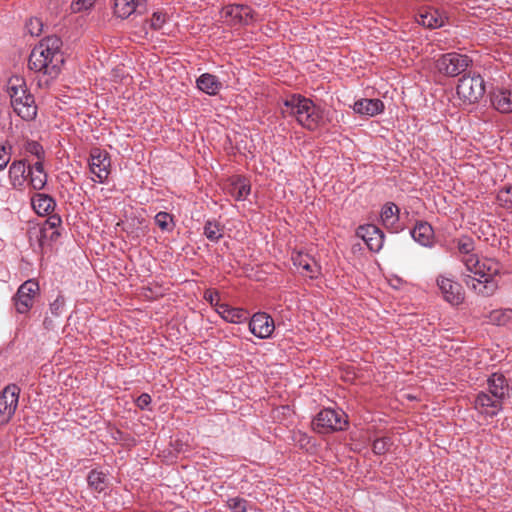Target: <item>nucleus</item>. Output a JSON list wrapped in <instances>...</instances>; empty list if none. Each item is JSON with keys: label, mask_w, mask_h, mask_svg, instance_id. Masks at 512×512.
<instances>
[{"label": "nucleus", "mask_w": 512, "mask_h": 512, "mask_svg": "<svg viewBox=\"0 0 512 512\" xmlns=\"http://www.w3.org/2000/svg\"><path fill=\"white\" fill-rule=\"evenodd\" d=\"M292 261L294 266L301 269L302 274L307 275L310 278L315 277L319 272L318 264L308 254L297 252L292 255Z\"/></svg>", "instance_id": "6ab92c4d"}, {"label": "nucleus", "mask_w": 512, "mask_h": 512, "mask_svg": "<svg viewBox=\"0 0 512 512\" xmlns=\"http://www.w3.org/2000/svg\"><path fill=\"white\" fill-rule=\"evenodd\" d=\"M26 28L30 35L39 36L43 29V23L39 18H31L27 22Z\"/></svg>", "instance_id": "58836bf2"}, {"label": "nucleus", "mask_w": 512, "mask_h": 512, "mask_svg": "<svg viewBox=\"0 0 512 512\" xmlns=\"http://www.w3.org/2000/svg\"><path fill=\"white\" fill-rule=\"evenodd\" d=\"M457 249L462 255L461 261L467 272L462 274V281L481 296L493 295L498 288L497 281L494 279V275L499 271L497 262L491 259L480 261L478 256L472 253L474 241L469 236L457 239Z\"/></svg>", "instance_id": "f257e3e1"}, {"label": "nucleus", "mask_w": 512, "mask_h": 512, "mask_svg": "<svg viewBox=\"0 0 512 512\" xmlns=\"http://www.w3.org/2000/svg\"><path fill=\"white\" fill-rule=\"evenodd\" d=\"M24 149L26 152L35 155L37 157V161H43L44 150L38 142L32 140L26 141Z\"/></svg>", "instance_id": "f704fd0d"}, {"label": "nucleus", "mask_w": 512, "mask_h": 512, "mask_svg": "<svg viewBox=\"0 0 512 512\" xmlns=\"http://www.w3.org/2000/svg\"><path fill=\"white\" fill-rule=\"evenodd\" d=\"M59 236H60V232L58 230L49 231L46 242L42 246L50 245L52 242L57 241Z\"/></svg>", "instance_id": "49530a36"}, {"label": "nucleus", "mask_w": 512, "mask_h": 512, "mask_svg": "<svg viewBox=\"0 0 512 512\" xmlns=\"http://www.w3.org/2000/svg\"><path fill=\"white\" fill-rule=\"evenodd\" d=\"M221 317L231 323H241L247 319V313L241 308H233L227 304H220L217 309Z\"/></svg>", "instance_id": "393cba45"}, {"label": "nucleus", "mask_w": 512, "mask_h": 512, "mask_svg": "<svg viewBox=\"0 0 512 512\" xmlns=\"http://www.w3.org/2000/svg\"><path fill=\"white\" fill-rule=\"evenodd\" d=\"M290 96L296 97V96H301V95L294 93V94H291Z\"/></svg>", "instance_id": "de8ad7c7"}, {"label": "nucleus", "mask_w": 512, "mask_h": 512, "mask_svg": "<svg viewBox=\"0 0 512 512\" xmlns=\"http://www.w3.org/2000/svg\"><path fill=\"white\" fill-rule=\"evenodd\" d=\"M285 112L293 114L297 121L308 129H314L320 118V113L311 98H286Z\"/></svg>", "instance_id": "7ed1b4c3"}, {"label": "nucleus", "mask_w": 512, "mask_h": 512, "mask_svg": "<svg viewBox=\"0 0 512 512\" xmlns=\"http://www.w3.org/2000/svg\"><path fill=\"white\" fill-rule=\"evenodd\" d=\"M348 426L347 415L342 410L323 409L312 421L314 431L327 434L345 430Z\"/></svg>", "instance_id": "20e7f679"}, {"label": "nucleus", "mask_w": 512, "mask_h": 512, "mask_svg": "<svg viewBox=\"0 0 512 512\" xmlns=\"http://www.w3.org/2000/svg\"><path fill=\"white\" fill-rule=\"evenodd\" d=\"M31 203L35 212L39 215L50 214L55 208L54 199L43 193H36L31 198Z\"/></svg>", "instance_id": "b1692460"}, {"label": "nucleus", "mask_w": 512, "mask_h": 512, "mask_svg": "<svg viewBox=\"0 0 512 512\" xmlns=\"http://www.w3.org/2000/svg\"><path fill=\"white\" fill-rule=\"evenodd\" d=\"M512 317V310H496L491 313L490 320L497 325H505Z\"/></svg>", "instance_id": "c9c22d12"}, {"label": "nucleus", "mask_w": 512, "mask_h": 512, "mask_svg": "<svg viewBox=\"0 0 512 512\" xmlns=\"http://www.w3.org/2000/svg\"><path fill=\"white\" fill-rule=\"evenodd\" d=\"M204 298L211 305H216V306L218 305V302L220 300L218 292L214 291V290H207V291H205Z\"/></svg>", "instance_id": "37998d69"}, {"label": "nucleus", "mask_w": 512, "mask_h": 512, "mask_svg": "<svg viewBox=\"0 0 512 512\" xmlns=\"http://www.w3.org/2000/svg\"><path fill=\"white\" fill-rule=\"evenodd\" d=\"M6 92L9 96H17L20 93L25 95L27 92L25 79L21 76L10 77L6 84Z\"/></svg>", "instance_id": "c756f323"}, {"label": "nucleus", "mask_w": 512, "mask_h": 512, "mask_svg": "<svg viewBox=\"0 0 512 512\" xmlns=\"http://www.w3.org/2000/svg\"><path fill=\"white\" fill-rule=\"evenodd\" d=\"M398 207L393 203H387L384 205L381 211V220L384 224L393 223V219L396 217Z\"/></svg>", "instance_id": "72a5a7b5"}, {"label": "nucleus", "mask_w": 512, "mask_h": 512, "mask_svg": "<svg viewBox=\"0 0 512 512\" xmlns=\"http://www.w3.org/2000/svg\"><path fill=\"white\" fill-rule=\"evenodd\" d=\"M274 329V320L263 312L255 313L249 322L250 332L260 339L270 337Z\"/></svg>", "instance_id": "ddd939ff"}, {"label": "nucleus", "mask_w": 512, "mask_h": 512, "mask_svg": "<svg viewBox=\"0 0 512 512\" xmlns=\"http://www.w3.org/2000/svg\"><path fill=\"white\" fill-rule=\"evenodd\" d=\"M26 163L14 161L9 167V179L14 188L21 189L27 180Z\"/></svg>", "instance_id": "5701e85b"}, {"label": "nucleus", "mask_w": 512, "mask_h": 512, "mask_svg": "<svg viewBox=\"0 0 512 512\" xmlns=\"http://www.w3.org/2000/svg\"><path fill=\"white\" fill-rule=\"evenodd\" d=\"M471 64L472 60L469 56L450 52L443 54L436 61V68L441 74L455 77L464 72Z\"/></svg>", "instance_id": "39448f33"}, {"label": "nucleus", "mask_w": 512, "mask_h": 512, "mask_svg": "<svg viewBox=\"0 0 512 512\" xmlns=\"http://www.w3.org/2000/svg\"><path fill=\"white\" fill-rule=\"evenodd\" d=\"M62 220L59 215L52 214L50 215L39 229V235L37 236L38 242L40 245H43L46 242L48 237V232L52 230H57V228L61 225Z\"/></svg>", "instance_id": "cd10ccee"}, {"label": "nucleus", "mask_w": 512, "mask_h": 512, "mask_svg": "<svg viewBox=\"0 0 512 512\" xmlns=\"http://www.w3.org/2000/svg\"><path fill=\"white\" fill-rule=\"evenodd\" d=\"M166 14L160 11L154 12L150 20V26L154 30H159L163 27L166 22Z\"/></svg>", "instance_id": "ea45409f"}, {"label": "nucleus", "mask_w": 512, "mask_h": 512, "mask_svg": "<svg viewBox=\"0 0 512 512\" xmlns=\"http://www.w3.org/2000/svg\"><path fill=\"white\" fill-rule=\"evenodd\" d=\"M140 6L141 0H115L114 14L121 19H126Z\"/></svg>", "instance_id": "bb28decb"}, {"label": "nucleus", "mask_w": 512, "mask_h": 512, "mask_svg": "<svg viewBox=\"0 0 512 512\" xmlns=\"http://www.w3.org/2000/svg\"><path fill=\"white\" fill-rule=\"evenodd\" d=\"M20 388L16 384L7 385L0 392V425L7 424L18 406Z\"/></svg>", "instance_id": "0eeeda50"}, {"label": "nucleus", "mask_w": 512, "mask_h": 512, "mask_svg": "<svg viewBox=\"0 0 512 512\" xmlns=\"http://www.w3.org/2000/svg\"><path fill=\"white\" fill-rule=\"evenodd\" d=\"M391 446L390 438L383 437L373 442V452L377 455L385 454Z\"/></svg>", "instance_id": "e433bc0d"}, {"label": "nucleus", "mask_w": 512, "mask_h": 512, "mask_svg": "<svg viewBox=\"0 0 512 512\" xmlns=\"http://www.w3.org/2000/svg\"><path fill=\"white\" fill-rule=\"evenodd\" d=\"M94 0H75L74 5L77 10L88 9L92 6Z\"/></svg>", "instance_id": "a18cd8bd"}, {"label": "nucleus", "mask_w": 512, "mask_h": 512, "mask_svg": "<svg viewBox=\"0 0 512 512\" xmlns=\"http://www.w3.org/2000/svg\"><path fill=\"white\" fill-rule=\"evenodd\" d=\"M196 83L198 89L209 96L216 95L223 87L218 77L210 73L202 74Z\"/></svg>", "instance_id": "412c9836"}, {"label": "nucleus", "mask_w": 512, "mask_h": 512, "mask_svg": "<svg viewBox=\"0 0 512 512\" xmlns=\"http://www.w3.org/2000/svg\"><path fill=\"white\" fill-rule=\"evenodd\" d=\"M485 83L481 75H463L456 87L457 96H483Z\"/></svg>", "instance_id": "9d476101"}, {"label": "nucleus", "mask_w": 512, "mask_h": 512, "mask_svg": "<svg viewBox=\"0 0 512 512\" xmlns=\"http://www.w3.org/2000/svg\"><path fill=\"white\" fill-rule=\"evenodd\" d=\"M64 298L62 296H58L51 304H50V312L54 316H59L64 309Z\"/></svg>", "instance_id": "a19ab883"}, {"label": "nucleus", "mask_w": 512, "mask_h": 512, "mask_svg": "<svg viewBox=\"0 0 512 512\" xmlns=\"http://www.w3.org/2000/svg\"><path fill=\"white\" fill-rule=\"evenodd\" d=\"M227 504L233 512H247V501L245 499L231 498L227 501Z\"/></svg>", "instance_id": "4c0bfd02"}, {"label": "nucleus", "mask_w": 512, "mask_h": 512, "mask_svg": "<svg viewBox=\"0 0 512 512\" xmlns=\"http://www.w3.org/2000/svg\"><path fill=\"white\" fill-rule=\"evenodd\" d=\"M221 17L232 25H248L254 21V11L244 4H230L222 8Z\"/></svg>", "instance_id": "1a4fd4ad"}, {"label": "nucleus", "mask_w": 512, "mask_h": 512, "mask_svg": "<svg viewBox=\"0 0 512 512\" xmlns=\"http://www.w3.org/2000/svg\"><path fill=\"white\" fill-rule=\"evenodd\" d=\"M475 408L481 414L494 416L502 409V401L493 395L481 392L475 399Z\"/></svg>", "instance_id": "2eb2a0df"}, {"label": "nucleus", "mask_w": 512, "mask_h": 512, "mask_svg": "<svg viewBox=\"0 0 512 512\" xmlns=\"http://www.w3.org/2000/svg\"><path fill=\"white\" fill-rule=\"evenodd\" d=\"M11 106L23 120L31 121L37 115V105L34 98H11Z\"/></svg>", "instance_id": "dca6fc26"}, {"label": "nucleus", "mask_w": 512, "mask_h": 512, "mask_svg": "<svg viewBox=\"0 0 512 512\" xmlns=\"http://www.w3.org/2000/svg\"><path fill=\"white\" fill-rule=\"evenodd\" d=\"M416 21L426 28L437 29L445 25L448 17L445 12L437 8L424 7L418 11Z\"/></svg>", "instance_id": "9b49d317"}, {"label": "nucleus", "mask_w": 512, "mask_h": 512, "mask_svg": "<svg viewBox=\"0 0 512 512\" xmlns=\"http://www.w3.org/2000/svg\"><path fill=\"white\" fill-rule=\"evenodd\" d=\"M437 286L439 287L444 300L451 305L456 306L463 302L464 294L459 283L454 282L450 278L439 276L437 278Z\"/></svg>", "instance_id": "f8f14e48"}, {"label": "nucleus", "mask_w": 512, "mask_h": 512, "mask_svg": "<svg viewBox=\"0 0 512 512\" xmlns=\"http://www.w3.org/2000/svg\"><path fill=\"white\" fill-rule=\"evenodd\" d=\"M10 161V152L5 146H0V171H2Z\"/></svg>", "instance_id": "79ce46f5"}, {"label": "nucleus", "mask_w": 512, "mask_h": 512, "mask_svg": "<svg viewBox=\"0 0 512 512\" xmlns=\"http://www.w3.org/2000/svg\"><path fill=\"white\" fill-rule=\"evenodd\" d=\"M488 387L489 392L493 397L498 398L499 400H503L505 397L508 385L506 383V379L503 375L494 373L489 379H488Z\"/></svg>", "instance_id": "a878e982"}, {"label": "nucleus", "mask_w": 512, "mask_h": 512, "mask_svg": "<svg viewBox=\"0 0 512 512\" xmlns=\"http://www.w3.org/2000/svg\"><path fill=\"white\" fill-rule=\"evenodd\" d=\"M411 235L415 241L423 246H429L433 242L434 231L432 226L427 222H419L411 231Z\"/></svg>", "instance_id": "4be33fe9"}, {"label": "nucleus", "mask_w": 512, "mask_h": 512, "mask_svg": "<svg viewBox=\"0 0 512 512\" xmlns=\"http://www.w3.org/2000/svg\"><path fill=\"white\" fill-rule=\"evenodd\" d=\"M87 481L90 488L98 493H101L106 488V475L102 472L92 470L88 474Z\"/></svg>", "instance_id": "7c9ffc66"}, {"label": "nucleus", "mask_w": 512, "mask_h": 512, "mask_svg": "<svg viewBox=\"0 0 512 512\" xmlns=\"http://www.w3.org/2000/svg\"><path fill=\"white\" fill-rule=\"evenodd\" d=\"M150 402H151V397H150V395H148L146 393L141 394L136 400L137 406L141 409H144L146 406H148L150 404Z\"/></svg>", "instance_id": "c03bdc74"}, {"label": "nucleus", "mask_w": 512, "mask_h": 512, "mask_svg": "<svg viewBox=\"0 0 512 512\" xmlns=\"http://www.w3.org/2000/svg\"><path fill=\"white\" fill-rule=\"evenodd\" d=\"M224 234V226L216 220H208L204 225V235L212 242H218Z\"/></svg>", "instance_id": "c85d7f7f"}, {"label": "nucleus", "mask_w": 512, "mask_h": 512, "mask_svg": "<svg viewBox=\"0 0 512 512\" xmlns=\"http://www.w3.org/2000/svg\"><path fill=\"white\" fill-rule=\"evenodd\" d=\"M155 223L161 230L170 231L174 227L173 218L167 212H159L155 216Z\"/></svg>", "instance_id": "2f4dec72"}, {"label": "nucleus", "mask_w": 512, "mask_h": 512, "mask_svg": "<svg viewBox=\"0 0 512 512\" xmlns=\"http://www.w3.org/2000/svg\"><path fill=\"white\" fill-rule=\"evenodd\" d=\"M356 113L374 116L384 109V104L380 98H359L353 104Z\"/></svg>", "instance_id": "a211bd4d"}, {"label": "nucleus", "mask_w": 512, "mask_h": 512, "mask_svg": "<svg viewBox=\"0 0 512 512\" xmlns=\"http://www.w3.org/2000/svg\"><path fill=\"white\" fill-rule=\"evenodd\" d=\"M61 46V39L52 35L42 39L30 53L28 66L31 70L47 77L44 80L45 84H48L49 79H54L60 73L64 63Z\"/></svg>", "instance_id": "f03ea898"}, {"label": "nucleus", "mask_w": 512, "mask_h": 512, "mask_svg": "<svg viewBox=\"0 0 512 512\" xmlns=\"http://www.w3.org/2000/svg\"><path fill=\"white\" fill-rule=\"evenodd\" d=\"M111 161L109 154L99 148H93L90 152L89 169L94 175L92 180L103 183L110 174Z\"/></svg>", "instance_id": "6e6552de"}, {"label": "nucleus", "mask_w": 512, "mask_h": 512, "mask_svg": "<svg viewBox=\"0 0 512 512\" xmlns=\"http://www.w3.org/2000/svg\"><path fill=\"white\" fill-rule=\"evenodd\" d=\"M227 192L237 201H242L250 194L251 185L242 176H232L226 186Z\"/></svg>", "instance_id": "f3484780"}, {"label": "nucleus", "mask_w": 512, "mask_h": 512, "mask_svg": "<svg viewBox=\"0 0 512 512\" xmlns=\"http://www.w3.org/2000/svg\"><path fill=\"white\" fill-rule=\"evenodd\" d=\"M356 235L360 237L373 252H378L383 246L384 234L373 224L358 227Z\"/></svg>", "instance_id": "4468645a"}, {"label": "nucleus", "mask_w": 512, "mask_h": 512, "mask_svg": "<svg viewBox=\"0 0 512 512\" xmlns=\"http://www.w3.org/2000/svg\"><path fill=\"white\" fill-rule=\"evenodd\" d=\"M39 294L40 287L36 280L29 279L22 283L13 297L16 311L20 314L28 313Z\"/></svg>", "instance_id": "423d86ee"}, {"label": "nucleus", "mask_w": 512, "mask_h": 512, "mask_svg": "<svg viewBox=\"0 0 512 512\" xmlns=\"http://www.w3.org/2000/svg\"><path fill=\"white\" fill-rule=\"evenodd\" d=\"M491 105L501 113L512 112V98H489Z\"/></svg>", "instance_id": "473e14b6"}, {"label": "nucleus", "mask_w": 512, "mask_h": 512, "mask_svg": "<svg viewBox=\"0 0 512 512\" xmlns=\"http://www.w3.org/2000/svg\"><path fill=\"white\" fill-rule=\"evenodd\" d=\"M27 179L34 190H42L47 183V173L44 170L43 161H36L29 166Z\"/></svg>", "instance_id": "aec40b11"}]
</instances>
